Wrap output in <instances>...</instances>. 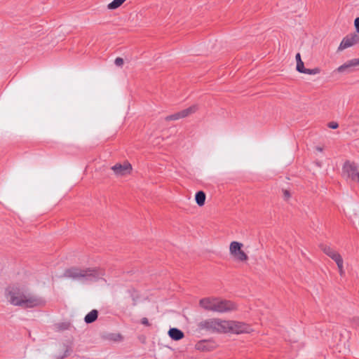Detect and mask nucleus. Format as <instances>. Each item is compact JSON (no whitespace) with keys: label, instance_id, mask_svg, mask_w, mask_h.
Returning <instances> with one entry per match:
<instances>
[{"label":"nucleus","instance_id":"obj_30","mask_svg":"<svg viewBox=\"0 0 359 359\" xmlns=\"http://www.w3.org/2000/svg\"><path fill=\"white\" fill-rule=\"evenodd\" d=\"M316 150L318 151H323V148L320 147H316Z\"/></svg>","mask_w":359,"mask_h":359},{"label":"nucleus","instance_id":"obj_23","mask_svg":"<svg viewBox=\"0 0 359 359\" xmlns=\"http://www.w3.org/2000/svg\"><path fill=\"white\" fill-rule=\"evenodd\" d=\"M335 262L338 266L340 276H344V268H343V262H343L342 257H340L339 259L336 260Z\"/></svg>","mask_w":359,"mask_h":359},{"label":"nucleus","instance_id":"obj_21","mask_svg":"<svg viewBox=\"0 0 359 359\" xmlns=\"http://www.w3.org/2000/svg\"><path fill=\"white\" fill-rule=\"evenodd\" d=\"M295 58H296V61H297V67H296L297 71L300 72L303 69V68L304 67V62H303V61L301 59L300 53H297L296 56H295Z\"/></svg>","mask_w":359,"mask_h":359},{"label":"nucleus","instance_id":"obj_9","mask_svg":"<svg viewBox=\"0 0 359 359\" xmlns=\"http://www.w3.org/2000/svg\"><path fill=\"white\" fill-rule=\"evenodd\" d=\"M358 65H359V58H354L347 61L342 65L339 66L337 70L338 72L340 73H350L353 71V67H356Z\"/></svg>","mask_w":359,"mask_h":359},{"label":"nucleus","instance_id":"obj_10","mask_svg":"<svg viewBox=\"0 0 359 359\" xmlns=\"http://www.w3.org/2000/svg\"><path fill=\"white\" fill-rule=\"evenodd\" d=\"M196 349L201 351H210L215 348L214 342L210 340H201L198 341L195 346Z\"/></svg>","mask_w":359,"mask_h":359},{"label":"nucleus","instance_id":"obj_6","mask_svg":"<svg viewBox=\"0 0 359 359\" xmlns=\"http://www.w3.org/2000/svg\"><path fill=\"white\" fill-rule=\"evenodd\" d=\"M252 328L248 324L236 320H226L225 333L232 332L234 334L250 333Z\"/></svg>","mask_w":359,"mask_h":359},{"label":"nucleus","instance_id":"obj_11","mask_svg":"<svg viewBox=\"0 0 359 359\" xmlns=\"http://www.w3.org/2000/svg\"><path fill=\"white\" fill-rule=\"evenodd\" d=\"M320 248L325 255L330 257L334 262L339 259L340 257H341V256L337 251L332 249L330 246L321 244L320 245Z\"/></svg>","mask_w":359,"mask_h":359},{"label":"nucleus","instance_id":"obj_1","mask_svg":"<svg viewBox=\"0 0 359 359\" xmlns=\"http://www.w3.org/2000/svg\"><path fill=\"white\" fill-rule=\"evenodd\" d=\"M6 297L12 305L24 309L41 307L46 304L43 298L19 286L8 287L6 290Z\"/></svg>","mask_w":359,"mask_h":359},{"label":"nucleus","instance_id":"obj_25","mask_svg":"<svg viewBox=\"0 0 359 359\" xmlns=\"http://www.w3.org/2000/svg\"><path fill=\"white\" fill-rule=\"evenodd\" d=\"M283 198L285 201L289 200V198L291 197V194H290V191H288L287 189H283Z\"/></svg>","mask_w":359,"mask_h":359},{"label":"nucleus","instance_id":"obj_27","mask_svg":"<svg viewBox=\"0 0 359 359\" xmlns=\"http://www.w3.org/2000/svg\"><path fill=\"white\" fill-rule=\"evenodd\" d=\"M338 126L339 125L337 122L332 121L328 123V127L332 129H336Z\"/></svg>","mask_w":359,"mask_h":359},{"label":"nucleus","instance_id":"obj_12","mask_svg":"<svg viewBox=\"0 0 359 359\" xmlns=\"http://www.w3.org/2000/svg\"><path fill=\"white\" fill-rule=\"evenodd\" d=\"M168 335L172 339L175 341L180 340L184 337V332L182 330L175 327L169 330Z\"/></svg>","mask_w":359,"mask_h":359},{"label":"nucleus","instance_id":"obj_28","mask_svg":"<svg viewBox=\"0 0 359 359\" xmlns=\"http://www.w3.org/2000/svg\"><path fill=\"white\" fill-rule=\"evenodd\" d=\"M354 25L355 27V30L358 33H359V17L356 18L354 20Z\"/></svg>","mask_w":359,"mask_h":359},{"label":"nucleus","instance_id":"obj_17","mask_svg":"<svg viewBox=\"0 0 359 359\" xmlns=\"http://www.w3.org/2000/svg\"><path fill=\"white\" fill-rule=\"evenodd\" d=\"M242 246L243 244L239 242H231L229 246L230 254L233 256L234 254H236L237 252L241 250Z\"/></svg>","mask_w":359,"mask_h":359},{"label":"nucleus","instance_id":"obj_14","mask_svg":"<svg viewBox=\"0 0 359 359\" xmlns=\"http://www.w3.org/2000/svg\"><path fill=\"white\" fill-rule=\"evenodd\" d=\"M98 317V311L96 309L92 310L84 318V321L87 324L95 322Z\"/></svg>","mask_w":359,"mask_h":359},{"label":"nucleus","instance_id":"obj_2","mask_svg":"<svg viewBox=\"0 0 359 359\" xmlns=\"http://www.w3.org/2000/svg\"><path fill=\"white\" fill-rule=\"evenodd\" d=\"M104 275V271L97 268H79L73 266L65 271L63 277L86 282L96 281Z\"/></svg>","mask_w":359,"mask_h":359},{"label":"nucleus","instance_id":"obj_13","mask_svg":"<svg viewBox=\"0 0 359 359\" xmlns=\"http://www.w3.org/2000/svg\"><path fill=\"white\" fill-rule=\"evenodd\" d=\"M198 110L197 105H192L185 109L179 111L180 118L187 117L188 116L195 113Z\"/></svg>","mask_w":359,"mask_h":359},{"label":"nucleus","instance_id":"obj_26","mask_svg":"<svg viewBox=\"0 0 359 359\" xmlns=\"http://www.w3.org/2000/svg\"><path fill=\"white\" fill-rule=\"evenodd\" d=\"M114 63L118 67H121L123 65V60L121 57H116Z\"/></svg>","mask_w":359,"mask_h":359},{"label":"nucleus","instance_id":"obj_24","mask_svg":"<svg viewBox=\"0 0 359 359\" xmlns=\"http://www.w3.org/2000/svg\"><path fill=\"white\" fill-rule=\"evenodd\" d=\"M180 114L179 112H177L175 114H173L172 115L168 116L165 118V121H175L180 119Z\"/></svg>","mask_w":359,"mask_h":359},{"label":"nucleus","instance_id":"obj_22","mask_svg":"<svg viewBox=\"0 0 359 359\" xmlns=\"http://www.w3.org/2000/svg\"><path fill=\"white\" fill-rule=\"evenodd\" d=\"M320 72V69L318 67H316L313 69H307L304 67L303 69L300 72V73L307 74H317Z\"/></svg>","mask_w":359,"mask_h":359},{"label":"nucleus","instance_id":"obj_31","mask_svg":"<svg viewBox=\"0 0 359 359\" xmlns=\"http://www.w3.org/2000/svg\"><path fill=\"white\" fill-rule=\"evenodd\" d=\"M355 321L359 325V318L355 319Z\"/></svg>","mask_w":359,"mask_h":359},{"label":"nucleus","instance_id":"obj_20","mask_svg":"<svg viewBox=\"0 0 359 359\" xmlns=\"http://www.w3.org/2000/svg\"><path fill=\"white\" fill-rule=\"evenodd\" d=\"M126 0H114L107 6L108 9L114 10L120 7Z\"/></svg>","mask_w":359,"mask_h":359},{"label":"nucleus","instance_id":"obj_3","mask_svg":"<svg viewBox=\"0 0 359 359\" xmlns=\"http://www.w3.org/2000/svg\"><path fill=\"white\" fill-rule=\"evenodd\" d=\"M199 305L206 311L217 313H228L236 311L237 304L231 301L221 298L205 297L199 301Z\"/></svg>","mask_w":359,"mask_h":359},{"label":"nucleus","instance_id":"obj_18","mask_svg":"<svg viewBox=\"0 0 359 359\" xmlns=\"http://www.w3.org/2000/svg\"><path fill=\"white\" fill-rule=\"evenodd\" d=\"M70 323L67 322L57 323L54 325V330L56 332H62L69 328Z\"/></svg>","mask_w":359,"mask_h":359},{"label":"nucleus","instance_id":"obj_15","mask_svg":"<svg viewBox=\"0 0 359 359\" xmlns=\"http://www.w3.org/2000/svg\"><path fill=\"white\" fill-rule=\"evenodd\" d=\"M102 337L106 340L112 341H120L123 339L122 335L119 333H107Z\"/></svg>","mask_w":359,"mask_h":359},{"label":"nucleus","instance_id":"obj_4","mask_svg":"<svg viewBox=\"0 0 359 359\" xmlns=\"http://www.w3.org/2000/svg\"><path fill=\"white\" fill-rule=\"evenodd\" d=\"M225 320L209 318L199 322L197 327L200 331L205 330L210 333H225Z\"/></svg>","mask_w":359,"mask_h":359},{"label":"nucleus","instance_id":"obj_16","mask_svg":"<svg viewBox=\"0 0 359 359\" xmlns=\"http://www.w3.org/2000/svg\"><path fill=\"white\" fill-rule=\"evenodd\" d=\"M206 196L204 191H199L195 195V200L198 206H203L205 204Z\"/></svg>","mask_w":359,"mask_h":359},{"label":"nucleus","instance_id":"obj_19","mask_svg":"<svg viewBox=\"0 0 359 359\" xmlns=\"http://www.w3.org/2000/svg\"><path fill=\"white\" fill-rule=\"evenodd\" d=\"M233 257H234L237 260L240 262H245L248 259V255L242 250H240L238 252L234 254Z\"/></svg>","mask_w":359,"mask_h":359},{"label":"nucleus","instance_id":"obj_29","mask_svg":"<svg viewBox=\"0 0 359 359\" xmlns=\"http://www.w3.org/2000/svg\"><path fill=\"white\" fill-rule=\"evenodd\" d=\"M141 323L145 326H150V323L147 318H142L141 319Z\"/></svg>","mask_w":359,"mask_h":359},{"label":"nucleus","instance_id":"obj_5","mask_svg":"<svg viewBox=\"0 0 359 359\" xmlns=\"http://www.w3.org/2000/svg\"><path fill=\"white\" fill-rule=\"evenodd\" d=\"M341 175L346 180L359 183V165L355 162L346 161L343 165Z\"/></svg>","mask_w":359,"mask_h":359},{"label":"nucleus","instance_id":"obj_7","mask_svg":"<svg viewBox=\"0 0 359 359\" xmlns=\"http://www.w3.org/2000/svg\"><path fill=\"white\" fill-rule=\"evenodd\" d=\"M111 169L117 177H123L131 173L133 168L128 161H125L123 164L116 163Z\"/></svg>","mask_w":359,"mask_h":359},{"label":"nucleus","instance_id":"obj_8","mask_svg":"<svg viewBox=\"0 0 359 359\" xmlns=\"http://www.w3.org/2000/svg\"><path fill=\"white\" fill-rule=\"evenodd\" d=\"M358 43H359V35L355 33L348 35L341 41L339 46L338 47V51H341L344 49L357 44Z\"/></svg>","mask_w":359,"mask_h":359}]
</instances>
